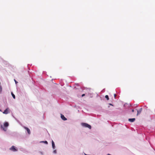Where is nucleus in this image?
Returning a JSON list of instances; mask_svg holds the SVG:
<instances>
[{
	"label": "nucleus",
	"mask_w": 155,
	"mask_h": 155,
	"mask_svg": "<svg viewBox=\"0 0 155 155\" xmlns=\"http://www.w3.org/2000/svg\"><path fill=\"white\" fill-rule=\"evenodd\" d=\"M130 107H133V106H132L131 104H128L127 103H126L124 105V107L125 109L128 108Z\"/></svg>",
	"instance_id": "obj_3"
},
{
	"label": "nucleus",
	"mask_w": 155,
	"mask_h": 155,
	"mask_svg": "<svg viewBox=\"0 0 155 155\" xmlns=\"http://www.w3.org/2000/svg\"><path fill=\"white\" fill-rule=\"evenodd\" d=\"M81 124L83 126L87 127L89 129H91V126L87 123H81Z\"/></svg>",
	"instance_id": "obj_2"
},
{
	"label": "nucleus",
	"mask_w": 155,
	"mask_h": 155,
	"mask_svg": "<svg viewBox=\"0 0 155 155\" xmlns=\"http://www.w3.org/2000/svg\"><path fill=\"white\" fill-rule=\"evenodd\" d=\"M116 94H114V97H116Z\"/></svg>",
	"instance_id": "obj_19"
},
{
	"label": "nucleus",
	"mask_w": 155,
	"mask_h": 155,
	"mask_svg": "<svg viewBox=\"0 0 155 155\" xmlns=\"http://www.w3.org/2000/svg\"><path fill=\"white\" fill-rule=\"evenodd\" d=\"M105 97H108V96L107 95H106Z\"/></svg>",
	"instance_id": "obj_21"
},
{
	"label": "nucleus",
	"mask_w": 155,
	"mask_h": 155,
	"mask_svg": "<svg viewBox=\"0 0 155 155\" xmlns=\"http://www.w3.org/2000/svg\"><path fill=\"white\" fill-rule=\"evenodd\" d=\"M10 150L13 151H16L18 150L14 146H12L10 148Z\"/></svg>",
	"instance_id": "obj_4"
},
{
	"label": "nucleus",
	"mask_w": 155,
	"mask_h": 155,
	"mask_svg": "<svg viewBox=\"0 0 155 155\" xmlns=\"http://www.w3.org/2000/svg\"><path fill=\"white\" fill-rule=\"evenodd\" d=\"M53 153H57V151L56 150H54Z\"/></svg>",
	"instance_id": "obj_15"
},
{
	"label": "nucleus",
	"mask_w": 155,
	"mask_h": 155,
	"mask_svg": "<svg viewBox=\"0 0 155 155\" xmlns=\"http://www.w3.org/2000/svg\"><path fill=\"white\" fill-rule=\"evenodd\" d=\"M24 128L25 130H26L28 132V134H31V131H30V129L28 128V127H24Z\"/></svg>",
	"instance_id": "obj_7"
},
{
	"label": "nucleus",
	"mask_w": 155,
	"mask_h": 155,
	"mask_svg": "<svg viewBox=\"0 0 155 155\" xmlns=\"http://www.w3.org/2000/svg\"><path fill=\"white\" fill-rule=\"evenodd\" d=\"M14 81L15 82L16 84L18 83V82H17L15 79H14Z\"/></svg>",
	"instance_id": "obj_18"
},
{
	"label": "nucleus",
	"mask_w": 155,
	"mask_h": 155,
	"mask_svg": "<svg viewBox=\"0 0 155 155\" xmlns=\"http://www.w3.org/2000/svg\"><path fill=\"white\" fill-rule=\"evenodd\" d=\"M107 155H111V154H108Z\"/></svg>",
	"instance_id": "obj_22"
},
{
	"label": "nucleus",
	"mask_w": 155,
	"mask_h": 155,
	"mask_svg": "<svg viewBox=\"0 0 155 155\" xmlns=\"http://www.w3.org/2000/svg\"><path fill=\"white\" fill-rule=\"evenodd\" d=\"M0 111H2V110H1V109H0Z\"/></svg>",
	"instance_id": "obj_26"
},
{
	"label": "nucleus",
	"mask_w": 155,
	"mask_h": 155,
	"mask_svg": "<svg viewBox=\"0 0 155 155\" xmlns=\"http://www.w3.org/2000/svg\"><path fill=\"white\" fill-rule=\"evenodd\" d=\"M9 110H10L9 108H7L4 111L3 113L4 114H7L10 112L9 111Z\"/></svg>",
	"instance_id": "obj_5"
},
{
	"label": "nucleus",
	"mask_w": 155,
	"mask_h": 155,
	"mask_svg": "<svg viewBox=\"0 0 155 155\" xmlns=\"http://www.w3.org/2000/svg\"><path fill=\"white\" fill-rule=\"evenodd\" d=\"M85 155H88V154H85Z\"/></svg>",
	"instance_id": "obj_24"
},
{
	"label": "nucleus",
	"mask_w": 155,
	"mask_h": 155,
	"mask_svg": "<svg viewBox=\"0 0 155 155\" xmlns=\"http://www.w3.org/2000/svg\"><path fill=\"white\" fill-rule=\"evenodd\" d=\"M61 118L64 120H67V118L65 117L64 115L61 114Z\"/></svg>",
	"instance_id": "obj_9"
},
{
	"label": "nucleus",
	"mask_w": 155,
	"mask_h": 155,
	"mask_svg": "<svg viewBox=\"0 0 155 155\" xmlns=\"http://www.w3.org/2000/svg\"><path fill=\"white\" fill-rule=\"evenodd\" d=\"M8 122H5L4 123V126L5 127H4L2 125H1V128L2 129L5 131H6L7 129L6 127H8Z\"/></svg>",
	"instance_id": "obj_1"
},
{
	"label": "nucleus",
	"mask_w": 155,
	"mask_h": 155,
	"mask_svg": "<svg viewBox=\"0 0 155 155\" xmlns=\"http://www.w3.org/2000/svg\"><path fill=\"white\" fill-rule=\"evenodd\" d=\"M77 87H79V84H75L74 85V88L75 89H78V88Z\"/></svg>",
	"instance_id": "obj_11"
},
{
	"label": "nucleus",
	"mask_w": 155,
	"mask_h": 155,
	"mask_svg": "<svg viewBox=\"0 0 155 155\" xmlns=\"http://www.w3.org/2000/svg\"><path fill=\"white\" fill-rule=\"evenodd\" d=\"M135 120V118H129L128 119V121L131 122H134Z\"/></svg>",
	"instance_id": "obj_8"
},
{
	"label": "nucleus",
	"mask_w": 155,
	"mask_h": 155,
	"mask_svg": "<svg viewBox=\"0 0 155 155\" xmlns=\"http://www.w3.org/2000/svg\"><path fill=\"white\" fill-rule=\"evenodd\" d=\"M40 143H43L46 144H48V142L47 141H44L40 142Z\"/></svg>",
	"instance_id": "obj_12"
},
{
	"label": "nucleus",
	"mask_w": 155,
	"mask_h": 155,
	"mask_svg": "<svg viewBox=\"0 0 155 155\" xmlns=\"http://www.w3.org/2000/svg\"><path fill=\"white\" fill-rule=\"evenodd\" d=\"M42 152H41V154H42Z\"/></svg>",
	"instance_id": "obj_27"
},
{
	"label": "nucleus",
	"mask_w": 155,
	"mask_h": 155,
	"mask_svg": "<svg viewBox=\"0 0 155 155\" xmlns=\"http://www.w3.org/2000/svg\"><path fill=\"white\" fill-rule=\"evenodd\" d=\"M2 87L0 85V93L2 91Z\"/></svg>",
	"instance_id": "obj_13"
},
{
	"label": "nucleus",
	"mask_w": 155,
	"mask_h": 155,
	"mask_svg": "<svg viewBox=\"0 0 155 155\" xmlns=\"http://www.w3.org/2000/svg\"><path fill=\"white\" fill-rule=\"evenodd\" d=\"M109 104L110 105H112L111 104Z\"/></svg>",
	"instance_id": "obj_23"
},
{
	"label": "nucleus",
	"mask_w": 155,
	"mask_h": 155,
	"mask_svg": "<svg viewBox=\"0 0 155 155\" xmlns=\"http://www.w3.org/2000/svg\"><path fill=\"white\" fill-rule=\"evenodd\" d=\"M14 98V99H15V97H13Z\"/></svg>",
	"instance_id": "obj_25"
},
{
	"label": "nucleus",
	"mask_w": 155,
	"mask_h": 155,
	"mask_svg": "<svg viewBox=\"0 0 155 155\" xmlns=\"http://www.w3.org/2000/svg\"><path fill=\"white\" fill-rule=\"evenodd\" d=\"M52 147L53 148V149H54L55 148V144H54V142L52 140Z\"/></svg>",
	"instance_id": "obj_10"
},
{
	"label": "nucleus",
	"mask_w": 155,
	"mask_h": 155,
	"mask_svg": "<svg viewBox=\"0 0 155 155\" xmlns=\"http://www.w3.org/2000/svg\"><path fill=\"white\" fill-rule=\"evenodd\" d=\"M107 99V100H108L109 99V97H105Z\"/></svg>",
	"instance_id": "obj_17"
},
{
	"label": "nucleus",
	"mask_w": 155,
	"mask_h": 155,
	"mask_svg": "<svg viewBox=\"0 0 155 155\" xmlns=\"http://www.w3.org/2000/svg\"><path fill=\"white\" fill-rule=\"evenodd\" d=\"M134 109H132V112H134Z\"/></svg>",
	"instance_id": "obj_20"
},
{
	"label": "nucleus",
	"mask_w": 155,
	"mask_h": 155,
	"mask_svg": "<svg viewBox=\"0 0 155 155\" xmlns=\"http://www.w3.org/2000/svg\"><path fill=\"white\" fill-rule=\"evenodd\" d=\"M142 108H140L139 110L137 109H136V110H137V116H138V115L140 114L141 111H142Z\"/></svg>",
	"instance_id": "obj_6"
},
{
	"label": "nucleus",
	"mask_w": 155,
	"mask_h": 155,
	"mask_svg": "<svg viewBox=\"0 0 155 155\" xmlns=\"http://www.w3.org/2000/svg\"><path fill=\"white\" fill-rule=\"evenodd\" d=\"M85 95V94H83L82 95V97H83Z\"/></svg>",
	"instance_id": "obj_16"
},
{
	"label": "nucleus",
	"mask_w": 155,
	"mask_h": 155,
	"mask_svg": "<svg viewBox=\"0 0 155 155\" xmlns=\"http://www.w3.org/2000/svg\"><path fill=\"white\" fill-rule=\"evenodd\" d=\"M11 94L12 97H15V95L13 94V93L12 92H11Z\"/></svg>",
	"instance_id": "obj_14"
}]
</instances>
